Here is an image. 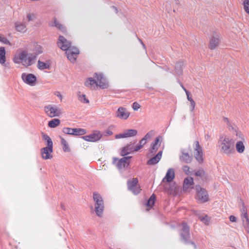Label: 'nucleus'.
<instances>
[{"instance_id":"obj_48","label":"nucleus","mask_w":249,"mask_h":249,"mask_svg":"<svg viewBox=\"0 0 249 249\" xmlns=\"http://www.w3.org/2000/svg\"><path fill=\"white\" fill-rule=\"evenodd\" d=\"M229 219L232 222H235L237 221L236 217L234 215H231L229 217Z\"/></svg>"},{"instance_id":"obj_49","label":"nucleus","mask_w":249,"mask_h":249,"mask_svg":"<svg viewBox=\"0 0 249 249\" xmlns=\"http://www.w3.org/2000/svg\"><path fill=\"white\" fill-rule=\"evenodd\" d=\"M57 96L61 99L62 100V95L60 94V93H58V95H57Z\"/></svg>"},{"instance_id":"obj_37","label":"nucleus","mask_w":249,"mask_h":249,"mask_svg":"<svg viewBox=\"0 0 249 249\" xmlns=\"http://www.w3.org/2000/svg\"><path fill=\"white\" fill-rule=\"evenodd\" d=\"M243 6L245 11L249 15V0H245Z\"/></svg>"},{"instance_id":"obj_18","label":"nucleus","mask_w":249,"mask_h":249,"mask_svg":"<svg viewBox=\"0 0 249 249\" xmlns=\"http://www.w3.org/2000/svg\"><path fill=\"white\" fill-rule=\"evenodd\" d=\"M53 148L43 147L40 150V154L42 159L49 160L53 158Z\"/></svg>"},{"instance_id":"obj_40","label":"nucleus","mask_w":249,"mask_h":249,"mask_svg":"<svg viewBox=\"0 0 249 249\" xmlns=\"http://www.w3.org/2000/svg\"><path fill=\"white\" fill-rule=\"evenodd\" d=\"M195 175L198 177H202L204 175V171L203 170H198L196 171Z\"/></svg>"},{"instance_id":"obj_5","label":"nucleus","mask_w":249,"mask_h":249,"mask_svg":"<svg viewBox=\"0 0 249 249\" xmlns=\"http://www.w3.org/2000/svg\"><path fill=\"white\" fill-rule=\"evenodd\" d=\"M189 149L193 153L196 160L199 163H202L204 160V156L201 148L198 142L196 141L189 145Z\"/></svg>"},{"instance_id":"obj_4","label":"nucleus","mask_w":249,"mask_h":249,"mask_svg":"<svg viewBox=\"0 0 249 249\" xmlns=\"http://www.w3.org/2000/svg\"><path fill=\"white\" fill-rule=\"evenodd\" d=\"M236 142H235V147L236 152L239 154H243L246 151V137L244 133L237 128Z\"/></svg>"},{"instance_id":"obj_47","label":"nucleus","mask_w":249,"mask_h":249,"mask_svg":"<svg viewBox=\"0 0 249 249\" xmlns=\"http://www.w3.org/2000/svg\"><path fill=\"white\" fill-rule=\"evenodd\" d=\"M112 131L109 129L106 130L104 132V134L106 136H110L112 135Z\"/></svg>"},{"instance_id":"obj_3","label":"nucleus","mask_w":249,"mask_h":249,"mask_svg":"<svg viewBox=\"0 0 249 249\" xmlns=\"http://www.w3.org/2000/svg\"><path fill=\"white\" fill-rule=\"evenodd\" d=\"M36 57L32 54L23 51H18L13 58V61L17 64H20L25 67H28L35 63Z\"/></svg>"},{"instance_id":"obj_12","label":"nucleus","mask_w":249,"mask_h":249,"mask_svg":"<svg viewBox=\"0 0 249 249\" xmlns=\"http://www.w3.org/2000/svg\"><path fill=\"white\" fill-rule=\"evenodd\" d=\"M95 82L96 85L101 89L107 88L109 86L107 78L101 73L96 74Z\"/></svg>"},{"instance_id":"obj_34","label":"nucleus","mask_w":249,"mask_h":249,"mask_svg":"<svg viewBox=\"0 0 249 249\" xmlns=\"http://www.w3.org/2000/svg\"><path fill=\"white\" fill-rule=\"evenodd\" d=\"M86 133V130L81 128H74V135H83Z\"/></svg>"},{"instance_id":"obj_44","label":"nucleus","mask_w":249,"mask_h":249,"mask_svg":"<svg viewBox=\"0 0 249 249\" xmlns=\"http://www.w3.org/2000/svg\"><path fill=\"white\" fill-rule=\"evenodd\" d=\"M36 50H37V53L38 54L39 53H43L44 52V48L42 46H37V48H36Z\"/></svg>"},{"instance_id":"obj_11","label":"nucleus","mask_w":249,"mask_h":249,"mask_svg":"<svg viewBox=\"0 0 249 249\" xmlns=\"http://www.w3.org/2000/svg\"><path fill=\"white\" fill-rule=\"evenodd\" d=\"M196 198L200 202H205L208 200L209 196L207 191L203 188L197 186L196 188Z\"/></svg>"},{"instance_id":"obj_38","label":"nucleus","mask_w":249,"mask_h":249,"mask_svg":"<svg viewBox=\"0 0 249 249\" xmlns=\"http://www.w3.org/2000/svg\"><path fill=\"white\" fill-rule=\"evenodd\" d=\"M64 132L66 134L74 135V128H66L64 129Z\"/></svg>"},{"instance_id":"obj_16","label":"nucleus","mask_w":249,"mask_h":249,"mask_svg":"<svg viewBox=\"0 0 249 249\" xmlns=\"http://www.w3.org/2000/svg\"><path fill=\"white\" fill-rule=\"evenodd\" d=\"M128 186L129 189L134 193H138L140 191V186L138 184V180L136 178L130 179L128 182Z\"/></svg>"},{"instance_id":"obj_13","label":"nucleus","mask_w":249,"mask_h":249,"mask_svg":"<svg viewBox=\"0 0 249 249\" xmlns=\"http://www.w3.org/2000/svg\"><path fill=\"white\" fill-rule=\"evenodd\" d=\"M137 134V131L134 129H127L124 132L119 133L115 135V137L116 139L122 138H126L128 137H133Z\"/></svg>"},{"instance_id":"obj_10","label":"nucleus","mask_w":249,"mask_h":249,"mask_svg":"<svg viewBox=\"0 0 249 249\" xmlns=\"http://www.w3.org/2000/svg\"><path fill=\"white\" fill-rule=\"evenodd\" d=\"M192 153L190 149H189V146L188 148L183 149L181 151L179 156L180 160L185 163L190 162L192 160Z\"/></svg>"},{"instance_id":"obj_6","label":"nucleus","mask_w":249,"mask_h":249,"mask_svg":"<svg viewBox=\"0 0 249 249\" xmlns=\"http://www.w3.org/2000/svg\"><path fill=\"white\" fill-rule=\"evenodd\" d=\"M21 77L24 83L30 86H34L38 83V77L34 73L23 72Z\"/></svg>"},{"instance_id":"obj_8","label":"nucleus","mask_w":249,"mask_h":249,"mask_svg":"<svg viewBox=\"0 0 249 249\" xmlns=\"http://www.w3.org/2000/svg\"><path fill=\"white\" fill-rule=\"evenodd\" d=\"M221 40L222 36L219 33H213L209 39V48L211 50L216 49L219 46Z\"/></svg>"},{"instance_id":"obj_24","label":"nucleus","mask_w":249,"mask_h":249,"mask_svg":"<svg viewBox=\"0 0 249 249\" xmlns=\"http://www.w3.org/2000/svg\"><path fill=\"white\" fill-rule=\"evenodd\" d=\"M162 140V138L160 137H158L155 140V141L151 145V147L150 149V151L151 153H155L158 150V149H159L161 144Z\"/></svg>"},{"instance_id":"obj_26","label":"nucleus","mask_w":249,"mask_h":249,"mask_svg":"<svg viewBox=\"0 0 249 249\" xmlns=\"http://www.w3.org/2000/svg\"><path fill=\"white\" fill-rule=\"evenodd\" d=\"M242 217L244 229L247 232H249V218L247 212L242 213Z\"/></svg>"},{"instance_id":"obj_7","label":"nucleus","mask_w":249,"mask_h":249,"mask_svg":"<svg viewBox=\"0 0 249 249\" xmlns=\"http://www.w3.org/2000/svg\"><path fill=\"white\" fill-rule=\"evenodd\" d=\"M44 111L47 116L50 117L59 116L62 114L61 110L59 107L52 105H48L45 106Z\"/></svg>"},{"instance_id":"obj_41","label":"nucleus","mask_w":249,"mask_h":249,"mask_svg":"<svg viewBox=\"0 0 249 249\" xmlns=\"http://www.w3.org/2000/svg\"><path fill=\"white\" fill-rule=\"evenodd\" d=\"M94 83V81L91 78L88 79L85 82V85L86 86H89V85H92Z\"/></svg>"},{"instance_id":"obj_17","label":"nucleus","mask_w":249,"mask_h":249,"mask_svg":"<svg viewBox=\"0 0 249 249\" xmlns=\"http://www.w3.org/2000/svg\"><path fill=\"white\" fill-rule=\"evenodd\" d=\"M102 137V134L99 131H94L90 135L85 136L83 139L90 142H94L99 140Z\"/></svg>"},{"instance_id":"obj_46","label":"nucleus","mask_w":249,"mask_h":249,"mask_svg":"<svg viewBox=\"0 0 249 249\" xmlns=\"http://www.w3.org/2000/svg\"><path fill=\"white\" fill-rule=\"evenodd\" d=\"M142 147H143V146H142L140 144V143H139L137 145H136L135 146V148H134V151H138L139 150H140L141 149H142Z\"/></svg>"},{"instance_id":"obj_28","label":"nucleus","mask_w":249,"mask_h":249,"mask_svg":"<svg viewBox=\"0 0 249 249\" xmlns=\"http://www.w3.org/2000/svg\"><path fill=\"white\" fill-rule=\"evenodd\" d=\"M15 29L18 32L22 33H25L27 30L26 25L21 22H17L16 23Z\"/></svg>"},{"instance_id":"obj_39","label":"nucleus","mask_w":249,"mask_h":249,"mask_svg":"<svg viewBox=\"0 0 249 249\" xmlns=\"http://www.w3.org/2000/svg\"><path fill=\"white\" fill-rule=\"evenodd\" d=\"M0 41L5 44H10L9 41L0 34Z\"/></svg>"},{"instance_id":"obj_21","label":"nucleus","mask_w":249,"mask_h":249,"mask_svg":"<svg viewBox=\"0 0 249 249\" xmlns=\"http://www.w3.org/2000/svg\"><path fill=\"white\" fill-rule=\"evenodd\" d=\"M37 68L41 71L50 70L51 68V63L50 61L39 60L37 63Z\"/></svg>"},{"instance_id":"obj_35","label":"nucleus","mask_w":249,"mask_h":249,"mask_svg":"<svg viewBox=\"0 0 249 249\" xmlns=\"http://www.w3.org/2000/svg\"><path fill=\"white\" fill-rule=\"evenodd\" d=\"M131 107H132V108L133 109V110L135 111L139 110L141 108V104L137 102H134L132 104Z\"/></svg>"},{"instance_id":"obj_42","label":"nucleus","mask_w":249,"mask_h":249,"mask_svg":"<svg viewBox=\"0 0 249 249\" xmlns=\"http://www.w3.org/2000/svg\"><path fill=\"white\" fill-rule=\"evenodd\" d=\"M147 136H145L143 138H142L139 143L142 146H143L144 145L146 142Z\"/></svg>"},{"instance_id":"obj_2","label":"nucleus","mask_w":249,"mask_h":249,"mask_svg":"<svg viewBox=\"0 0 249 249\" xmlns=\"http://www.w3.org/2000/svg\"><path fill=\"white\" fill-rule=\"evenodd\" d=\"M71 42L66 36L60 35L57 41V47L66 52L68 58L71 62L74 61L79 53V49L71 46Z\"/></svg>"},{"instance_id":"obj_9","label":"nucleus","mask_w":249,"mask_h":249,"mask_svg":"<svg viewBox=\"0 0 249 249\" xmlns=\"http://www.w3.org/2000/svg\"><path fill=\"white\" fill-rule=\"evenodd\" d=\"M194 188V181L193 178L187 177L183 180L182 190L188 193H190Z\"/></svg>"},{"instance_id":"obj_33","label":"nucleus","mask_w":249,"mask_h":249,"mask_svg":"<svg viewBox=\"0 0 249 249\" xmlns=\"http://www.w3.org/2000/svg\"><path fill=\"white\" fill-rule=\"evenodd\" d=\"M155 202V196H152L149 199L147 204V210H149L154 205Z\"/></svg>"},{"instance_id":"obj_19","label":"nucleus","mask_w":249,"mask_h":249,"mask_svg":"<svg viewBox=\"0 0 249 249\" xmlns=\"http://www.w3.org/2000/svg\"><path fill=\"white\" fill-rule=\"evenodd\" d=\"M113 163L116 165L119 169H122L128 165L129 160L126 158H124L120 160L114 159Z\"/></svg>"},{"instance_id":"obj_30","label":"nucleus","mask_w":249,"mask_h":249,"mask_svg":"<svg viewBox=\"0 0 249 249\" xmlns=\"http://www.w3.org/2000/svg\"><path fill=\"white\" fill-rule=\"evenodd\" d=\"M60 124V121L58 119H53L48 122V126L51 128H54L58 126Z\"/></svg>"},{"instance_id":"obj_50","label":"nucleus","mask_w":249,"mask_h":249,"mask_svg":"<svg viewBox=\"0 0 249 249\" xmlns=\"http://www.w3.org/2000/svg\"><path fill=\"white\" fill-rule=\"evenodd\" d=\"M206 218L207 219V222H209V218L208 217H206Z\"/></svg>"},{"instance_id":"obj_1","label":"nucleus","mask_w":249,"mask_h":249,"mask_svg":"<svg viewBox=\"0 0 249 249\" xmlns=\"http://www.w3.org/2000/svg\"><path fill=\"white\" fill-rule=\"evenodd\" d=\"M237 128L232 127L227 133L220 137L218 146L224 154L229 156L234 153L233 146L236 142Z\"/></svg>"},{"instance_id":"obj_43","label":"nucleus","mask_w":249,"mask_h":249,"mask_svg":"<svg viewBox=\"0 0 249 249\" xmlns=\"http://www.w3.org/2000/svg\"><path fill=\"white\" fill-rule=\"evenodd\" d=\"M53 25L60 30H62L63 29L62 25L57 22L56 20H55Z\"/></svg>"},{"instance_id":"obj_15","label":"nucleus","mask_w":249,"mask_h":249,"mask_svg":"<svg viewBox=\"0 0 249 249\" xmlns=\"http://www.w3.org/2000/svg\"><path fill=\"white\" fill-rule=\"evenodd\" d=\"M175 178V171L173 168H169L167 169L164 178L162 179L163 183H170L173 181Z\"/></svg>"},{"instance_id":"obj_23","label":"nucleus","mask_w":249,"mask_h":249,"mask_svg":"<svg viewBox=\"0 0 249 249\" xmlns=\"http://www.w3.org/2000/svg\"><path fill=\"white\" fill-rule=\"evenodd\" d=\"M92 199L94 203L93 205L104 203L102 196L98 192L95 191L93 193Z\"/></svg>"},{"instance_id":"obj_32","label":"nucleus","mask_w":249,"mask_h":249,"mask_svg":"<svg viewBox=\"0 0 249 249\" xmlns=\"http://www.w3.org/2000/svg\"><path fill=\"white\" fill-rule=\"evenodd\" d=\"M61 143L63 151L65 152H70L71 148L69 143L64 139L62 140Z\"/></svg>"},{"instance_id":"obj_20","label":"nucleus","mask_w":249,"mask_h":249,"mask_svg":"<svg viewBox=\"0 0 249 249\" xmlns=\"http://www.w3.org/2000/svg\"><path fill=\"white\" fill-rule=\"evenodd\" d=\"M95 212L96 214L100 217L103 216L104 212V203L93 205L91 208Z\"/></svg>"},{"instance_id":"obj_31","label":"nucleus","mask_w":249,"mask_h":249,"mask_svg":"<svg viewBox=\"0 0 249 249\" xmlns=\"http://www.w3.org/2000/svg\"><path fill=\"white\" fill-rule=\"evenodd\" d=\"M132 151H134V149L132 150L131 145H128L122 149L121 154L123 156H124L129 154Z\"/></svg>"},{"instance_id":"obj_29","label":"nucleus","mask_w":249,"mask_h":249,"mask_svg":"<svg viewBox=\"0 0 249 249\" xmlns=\"http://www.w3.org/2000/svg\"><path fill=\"white\" fill-rule=\"evenodd\" d=\"M6 51L4 47L0 48V63L4 64L6 61Z\"/></svg>"},{"instance_id":"obj_27","label":"nucleus","mask_w":249,"mask_h":249,"mask_svg":"<svg viewBox=\"0 0 249 249\" xmlns=\"http://www.w3.org/2000/svg\"><path fill=\"white\" fill-rule=\"evenodd\" d=\"M77 97L78 100L84 103V104H88L89 103V100L88 98L87 97L86 95L81 91H78L77 92Z\"/></svg>"},{"instance_id":"obj_22","label":"nucleus","mask_w":249,"mask_h":249,"mask_svg":"<svg viewBox=\"0 0 249 249\" xmlns=\"http://www.w3.org/2000/svg\"><path fill=\"white\" fill-rule=\"evenodd\" d=\"M42 141L45 145L44 147L53 148V142L51 137L47 134H42Z\"/></svg>"},{"instance_id":"obj_36","label":"nucleus","mask_w":249,"mask_h":249,"mask_svg":"<svg viewBox=\"0 0 249 249\" xmlns=\"http://www.w3.org/2000/svg\"><path fill=\"white\" fill-rule=\"evenodd\" d=\"M182 171L187 175H191L193 173L192 169L187 165L184 166L182 167Z\"/></svg>"},{"instance_id":"obj_25","label":"nucleus","mask_w":249,"mask_h":249,"mask_svg":"<svg viewBox=\"0 0 249 249\" xmlns=\"http://www.w3.org/2000/svg\"><path fill=\"white\" fill-rule=\"evenodd\" d=\"M162 155V152L160 151L154 157L150 159L148 161L147 164L149 165H154L159 162L161 158Z\"/></svg>"},{"instance_id":"obj_45","label":"nucleus","mask_w":249,"mask_h":249,"mask_svg":"<svg viewBox=\"0 0 249 249\" xmlns=\"http://www.w3.org/2000/svg\"><path fill=\"white\" fill-rule=\"evenodd\" d=\"M188 100H189V101L190 102L191 109L193 110L195 108V102L192 99L190 98L189 97H188Z\"/></svg>"},{"instance_id":"obj_14","label":"nucleus","mask_w":249,"mask_h":249,"mask_svg":"<svg viewBox=\"0 0 249 249\" xmlns=\"http://www.w3.org/2000/svg\"><path fill=\"white\" fill-rule=\"evenodd\" d=\"M116 115L118 118L126 120L129 117L130 112L126 108L120 107L117 109Z\"/></svg>"}]
</instances>
